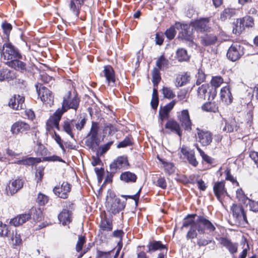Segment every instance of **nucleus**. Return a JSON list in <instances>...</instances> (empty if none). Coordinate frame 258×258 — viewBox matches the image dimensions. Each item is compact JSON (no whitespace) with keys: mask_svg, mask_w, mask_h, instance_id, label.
Masks as SVG:
<instances>
[{"mask_svg":"<svg viewBox=\"0 0 258 258\" xmlns=\"http://www.w3.org/2000/svg\"><path fill=\"white\" fill-rule=\"evenodd\" d=\"M189 227L186 237L187 239L197 237L198 233H212L216 230L215 225L204 216L188 214L183 221L182 228Z\"/></svg>","mask_w":258,"mask_h":258,"instance_id":"nucleus-1","label":"nucleus"},{"mask_svg":"<svg viewBox=\"0 0 258 258\" xmlns=\"http://www.w3.org/2000/svg\"><path fill=\"white\" fill-rule=\"evenodd\" d=\"M1 57L5 60L10 61L17 58H22L19 50L10 42L4 43L0 48Z\"/></svg>","mask_w":258,"mask_h":258,"instance_id":"nucleus-2","label":"nucleus"},{"mask_svg":"<svg viewBox=\"0 0 258 258\" xmlns=\"http://www.w3.org/2000/svg\"><path fill=\"white\" fill-rule=\"evenodd\" d=\"M80 103V99L77 95H73L71 91H69L63 97L62 108L60 109L64 113L69 109L76 110Z\"/></svg>","mask_w":258,"mask_h":258,"instance_id":"nucleus-3","label":"nucleus"},{"mask_svg":"<svg viewBox=\"0 0 258 258\" xmlns=\"http://www.w3.org/2000/svg\"><path fill=\"white\" fill-rule=\"evenodd\" d=\"M195 136L196 140L203 146H207L209 145L213 140V134L210 131L206 130L201 129L197 127Z\"/></svg>","mask_w":258,"mask_h":258,"instance_id":"nucleus-4","label":"nucleus"},{"mask_svg":"<svg viewBox=\"0 0 258 258\" xmlns=\"http://www.w3.org/2000/svg\"><path fill=\"white\" fill-rule=\"evenodd\" d=\"M233 216L239 224L247 223L246 214L241 205L233 204L231 208Z\"/></svg>","mask_w":258,"mask_h":258,"instance_id":"nucleus-5","label":"nucleus"},{"mask_svg":"<svg viewBox=\"0 0 258 258\" xmlns=\"http://www.w3.org/2000/svg\"><path fill=\"white\" fill-rule=\"evenodd\" d=\"M244 54L243 47L238 44H232L227 52V58L232 61L239 59Z\"/></svg>","mask_w":258,"mask_h":258,"instance_id":"nucleus-6","label":"nucleus"},{"mask_svg":"<svg viewBox=\"0 0 258 258\" xmlns=\"http://www.w3.org/2000/svg\"><path fill=\"white\" fill-rule=\"evenodd\" d=\"M23 185L24 180L20 177L11 179L6 188L7 194L11 196L14 195L23 187Z\"/></svg>","mask_w":258,"mask_h":258,"instance_id":"nucleus-7","label":"nucleus"},{"mask_svg":"<svg viewBox=\"0 0 258 258\" xmlns=\"http://www.w3.org/2000/svg\"><path fill=\"white\" fill-rule=\"evenodd\" d=\"M177 118L184 130L188 132H191L192 123L188 110H182L178 115Z\"/></svg>","mask_w":258,"mask_h":258,"instance_id":"nucleus-8","label":"nucleus"},{"mask_svg":"<svg viewBox=\"0 0 258 258\" xmlns=\"http://www.w3.org/2000/svg\"><path fill=\"white\" fill-rule=\"evenodd\" d=\"M71 185L68 182H63L61 186H56L53 188V191L55 195L61 199H67L71 191Z\"/></svg>","mask_w":258,"mask_h":258,"instance_id":"nucleus-9","label":"nucleus"},{"mask_svg":"<svg viewBox=\"0 0 258 258\" xmlns=\"http://www.w3.org/2000/svg\"><path fill=\"white\" fill-rule=\"evenodd\" d=\"M37 92L41 100L45 103H49L52 98L51 92L45 87L39 84L35 85Z\"/></svg>","mask_w":258,"mask_h":258,"instance_id":"nucleus-10","label":"nucleus"},{"mask_svg":"<svg viewBox=\"0 0 258 258\" xmlns=\"http://www.w3.org/2000/svg\"><path fill=\"white\" fill-rule=\"evenodd\" d=\"M181 31L179 33V37L189 42L188 45L191 47L195 45L192 40V32L190 30V27L187 24H179Z\"/></svg>","mask_w":258,"mask_h":258,"instance_id":"nucleus-11","label":"nucleus"},{"mask_svg":"<svg viewBox=\"0 0 258 258\" xmlns=\"http://www.w3.org/2000/svg\"><path fill=\"white\" fill-rule=\"evenodd\" d=\"M64 112L60 109H58L51 116L46 122L47 129L50 130V128L55 127L59 129V121Z\"/></svg>","mask_w":258,"mask_h":258,"instance_id":"nucleus-12","label":"nucleus"},{"mask_svg":"<svg viewBox=\"0 0 258 258\" xmlns=\"http://www.w3.org/2000/svg\"><path fill=\"white\" fill-rule=\"evenodd\" d=\"M25 98L20 95H15L10 99L9 105L15 110L23 109L25 107Z\"/></svg>","mask_w":258,"mask_h":258,"instance_id":"nucleus-13","label":"nucleus"},{"mask_svg":"<svg viewBox=\"0 0 258 258\" xmlns=\"http://www.w3.org/2000/svg\"><path fill=\"white\" fill-rule=\"evenodd\" d=\"M128 166L127 158L124 156H119L110 164V169H112L113 172H116L118 169L126 168Z\"/></svg>","mask_w":258,"mask_h":258,"instance_id":"nucleus-14","label":"nucleus"},{"mask_svg":"<svg viewBox=\"0 0 258 258\" xmlns=\"http://www.w3.org/2000/svg\"><path fill=\"white\" fill-rule=\"evenodd\" d=\"M30 129V126L29 124L22 121H18L12 125L11 131L13 134L18 135L26 133Z\"/></svg>","mask_w":258,"mask_h":258,"instance_id":"nucleus-15","label":"nucleus"},{"mask_svg":"<svg viewBox=\"0 0 258 258\" xmlns=\"http://www.w3.org/2000/svg\"><path fill=\"white\" fill-rule=\"evenodd\" d=\"M124 207V203L121 202L119 199L116 198L113 200L110 205L108 206L107 210L109 213L116 215L123 210Z\"/></svg>","mask_w":258,"mask_h":258,"instance_id":"nucleus-16","label":"nucleus"},{"mask_svg":"<svg viewBox=\"0 0 258 258\" xmlns=\"http://www.w3.org/2000/svg\"><path fill=\"white\" fill-rule=\"evenodd\" d=\"M237 123L235 119L226 120L223 118L220 125V129L223 132L226 133L233 132L234 131L237 130Z\"/></svg>","mask_w":258,"mask_h":258,"instance_id":"nucleus-17","label":"nucleus"},{"mask_svg":"<svg viewBox=\"0 0 258 258\" xmlns=\"http://www.w3.org/2000/svg\"><path fill=\"white\" fill-rule=\"evenodd\" d=\"M104 76L108 85L113 86L115 82V76L113 69L110 66H105L103 71Z\"/></svg>","mask_w":258,"mask_h":258,"instance_id":"nucleus-18","label":"nucleus"},{"mask_svg":"<svg viewBox=\"0 0 258 258\" xmlns=\"http://www.w3.org/2000/svg\"><path fill=\"white\" fill-rule=\"evenodd\" d=\"M213 190L215 195L217 199L221 201V198L227 195V193L225 187V182L224 181H218L215 182L213 186Z\"/></svg>","mask_w":258,"mask_h":258,"instance_id":"nucleus-19","label":"nucleus"},{"mask_svg":"<svg viewBox=\"0 0 258 258\" xmlns=\"http://www.w3.org/2000/svg\"><path fill=\"white\" fill-rule=\"evenodd\" d=\"M194 27L198 32L208 31L210 28L209 26V19L203 18L195 21L194 23Z\"/></svg>","mask_w":258,"mask_h":258,"instance_id":"nucleus-20","label":"nucleus"},{"mask_svg":"<svg viewBox=\"0 0 258 258\" xmlns=\"http://www.w3.org/2000/svg\"><path fill=\"white\" fill-rule=\"evenodd\" d=\"M85 0H70L69 4V8L72 14L76 17H78L80 10L84 4Z\"/></svg>","mask_w":258,"mask_h":258,"instance_id":"nucleus-21","label":"nucleus"},{"mask_svg":"<svg viewBox=\"0 0 258 258\" xmlns=\"http://www.w3.org/2000/svg\"><path fill=\"white\" fill-rule=\"evenodd\" d=\"M181 153L186 157L190 164L194 167L198 165V162L196 160L193 150H189L187 147L183 146L181 148Z\"/></svg>","mask_w":258,"mask_h":258,"instance_id":"nucleus-22","label":"nucleus"},{"mask_svg":"<svg viewBox=\"0 0 258 258\" xmlns=\"http://www.w3.org/2000/svg\"><path fill=\"white\" fill-rule=\"evenodd\" d=\"M165 127L176 134L179 137L182 136V131L179 124L176 121L173 119L168 120Z\"/></svg>","mask_w":258,"mask_h":258,"instance_id":"nucleus-23","label":"nucleus"},{"mask_svg":"<svg viewBox=\"0 0 258 258\" xmlns=\"http://www.w3.org/2000/svg\"><path fill=\"white\" fill-rule=\"evenodd\" d=\"M175 103L174 101H172L169 103L166 104L163 107H161L159 110V116L161 121L167 119L169 118V114L170 111L174 106Z\"/></svg>","mask_w":258,"mask_h":258,"instance_id":"nucleus-24","label":"nucleus"},{"mask_svg":"<svg viewBox=\"0 0 258 258\" xmlns=\"http://www.w3.org/2000/svg\"><path fill=\"white\" fill-rule=\"evenodd\" d=\"M73 124L77 130L81 131L85 125L87 120V115L85 113L80 114L76 119H74Z\"/></svg>","mask_w":258,"mask_h":258,"instance_id":"nucleus-25","label":"nucleus"},{"mask_svg":"<svg viewBox=\"0 0 258 258\" xmlns=\"http://www.w3.org/2000/svg\"><path fill=\"white\" fill-rule=\"evenodd\" d=\"M31 217V215L29 213L20 214L12 219L10 222L15 227L19 226L30 219Z\"/></svg>","mask_w":258,"mask_h":258,"instance_id":"nucleus-26","label":"nucleus"},{"mask_svg":"<svg viewBox=\"0 0 258 258\" xmlns=\"http://www.w3.org/2000/svg\"><path fill=\"white\" fill-rule=\"evenodd\" d=\"M22 58L15 59L10 61H7L6 63L10 67L14 68L16 70L23 72L26 70V64L24 62L20 60Z\"/></svg>","mask_w":258,"mask_h":258,"instance_id":"nucleus-27","label":"nucleus"},{"mask_svg":"<svg viewBox=\"0 0 258 258\" xmlns=\"http://www.w3.org/2000/svg\"><path fill=\"white\" fill-rule=\"evenodd\" d=\"M58 218L63 225H68L72 221V212L67 209H63L58 215Z\"/></svg>","mask_w":258,"mask_h":258,"instance_id":"nucleus-28","label":"nucleus"},{"mask_svg":"<svg viewBox=\"0 0 258 258\" xmlns=\"http://www.w3.org/2000/svg\"><path fill=\"white\" fill-rule=\"evenodd\" d=\"M0 237H7L14 239V229L0 222Z\"/></svg>","mask_w":258,"mask_h":258,"instance_id":"nucleus-29","label":"nucleus"},{"mask_svg":"<svg viewBox=\"0 0 258 258\" xmlns=\"http://www.w3.org/2000/svg\"><path fill=\"white\" fill-rule=\"evenodd\" d=\"M220 95L221 99L227 104L231 103L232 102L233 97L229 87H223L221 89Z\"/></svg>","mask_w":258,"mask_h":258,"instance_id":"nucleus-30","label":"nucleus"},{"mask_svg":"<svg viewBox=\"0 0 258 258\" xmlns=\"http://www.w3.org/2000/svg\"><path fill=\"white\" fill-rule=\"evenodd\" d=\"M221 244L226 247L231 253H234L237 250V245L236 243H232L230 240L226 238H221Z\"/></svg>","mask_w":258,"mask_h":258,"instance_id":"nucleus-31","label":"nucleus"},{"mask_svg":"<svg viewBox=\"0 0 258 258\" xmlns=\"http://www.w3.org/2000/svg\"><path fill=\"white\" fill-rule=\"evenodd\" d=\"M217 40L216 36L211 34H206L201 37V43L205 46L214 44Z\"/></svg>","mask_w":258,"mask_h":258,"instance_id":"nucleus-32","label":"nucleus"},{"mask_svg":"<svg viewBox=\"0 0 258 258\" xmlns=\"http://www.w3.org/2000/svg\"><path fill=\"white\" fill-rule=\"evenodd\" d=\"M148 248L147 252L149 253H152L157 250H161L164 249L165 246L162 244L161 241H153L150 242L147 245Z\"/></svg>","mask_w":258,"mask_h":258,"instance_id":"nucleus-33","label":"nucleus"},{"mask_svg":"<svg viewBox=\"0 0 258 258\" xmlns=\"http://www.w3.org/2000/svg\"><path fill=\"white\" fill-rule=\"evenodd\" d=\"M197 244L199 247L205 246L209 244H212L209 246L211 249L214 250L216 248L215 241L212 239H207L203 237H200L198 238Z\"/></svg>","mask_w":258,"mask_h":258,"instance_id":"nucleus-34","label":"nucleus"},{"mask_svg":"<svg viewBox=\"0 0 258 258\" xmlns=\"http://www.w3.org/2000/svg\"><path fill=\"white\" fill-rule=\"evenodd\" d=\"M120 179L125 182H135L137 180V176L132 172L125 171L120 174Z\"/></svg>","mask_w":258,"mask_h":258,"instance_id":"nucleus-35","label":"nucleus"},{"mask_svg":"<svg viewBox=\"0 0 258 258\" xmlns=\"http://www.w3.org/2000/svg\"><path fill=\"white\" fill-rule=\"evenodd\" d=\"M156 65L157 67V69L164 71L169 67V61L165 57L164 55H162L157 60Z\"/></svg>","mask_w":258,"mask_h":258,"instance_id":"nucleus-36","label":"nucleus"},{"mask_svg":"<svg viewBox=\"0 0 258 258\" xmlns=\"http://www.w3.org/2000/svg\"><path fill=\"white\" fill-rule=\"evenodd\" d=\"M99 128V127L98 123L93 121L90 133L88 135L90 136L91 141L92 142H96L97 139Z\"/></svg>","mask_w":258,"mask_h":258,"instance_id":"nucleus-37","label":"nucleus"},{"mask_svg":"<svg viewBox=\"0 0 258 258\" xmlns=\"http://www.w3.org/2000/svg\"><path fill=\"white\" fill-rule=\"evenodd\" d=\"M100 232L102 234L104 231H110L112 230V224L111 221L105 218L102 220L100 224Z\"/></svg>","mask_w":258,"mask_h":258,"instance_id":"nucleus-38","label":"nucleus"},{"mask_svg":"<svg viewBox=\"0 0 258 258\" xmlns=\"http://www.w3.org/2000/svg\"><path fill=\"white\" fill-rule=\"evenodd\" d=\"M73 121L74 120L68 119L63 122L62 128L63 131L67 133L70 137L74 139V134L72 132V126L74 125Z\"/></svg>","mask_w":258,"mask_h":258,"instance_id":"nucleus-39","label":"nucleus"},{"mask_svg":"<svg viewBox=\"0 0 258 258\" xmlns=\"http://www.w3.org/2000/svg\"><path fill=\"white\" fill-rule=\"evenodd\" d=\"M189 76L187 74L179 75L176 78V86L179 87L185 85L189 81Z\"/></svg>","mask_w":258,"mask_h":258,"instance_id":"nucleus-40","label":"nucleus"},{"mask_svg":"<svg viewBox=\"0 0 258 258\" xmlns=\"http://www.w3.org/2000/svg\"><path fill=\"white\" fill-rule=\"evenodd\" d=\"M235 14V10L232 8H226L221 13L220 19L224 21L233 17Z\"/></svg>","mask_w":258,"mask_h":258,"instance_id":"nucleus-41","label":"nucleus"},{"mask_svg":"<svg viewBox=\"0 0 258 258\" xmlns=\"http://www.w3.org/2000/svg\"><path fill=\"white\" fill-rule=\"evenodd\" d=\"M209 88V85L207 84L202 85L199 87L197 90V94L200 98L206 99L208 94V90Z\"/></svg>","mask_w":258,"mask_h":258,"instance_id":"nucleus-42","label":"nucleus"},{"mask_svg":"<svg viewBox=\"0 0 258 258\" xmlns=\"http://www.w3.org/2000/svg\"><path fill=\"white\" fill-rule=\"evenodd\" d=\"M202 108L203 110L207 112H216L218 110V107L214 102L205 103L202 106Z\"/></svg>","mask_w":258,"mask_h":258,"instance_id":"nucleus-43","label":"nucleus"},{"mask_svg":"<svg viewBox=\"0 0 258 258\" xmlns=\"http://www.w3.org/2000/svg\"><path fill=\"white\" fill-rule=\"evenodd\" d=\"M233 33L236 35H239L244 30L240 19H237L233 22Z\"/></svg>","mask_w":258,"mask_h":258,"instance_id":"nucleus-44","label":"nucleus"},{"mask_svg":"<svg viewBox=\"0 0 258 258\" xmlns=\"http://www.w3.org/2000/svg\"><path fill=\"white\" fill-rule=\"evenodd\" d=\"M176 57L179 61H187L189 58L186 50L183 48L177 49L176 51Z\"/></svg>","mask_w":258,"mask_h":258,"instance_id":"nucleus-45","label":"nucleus"},{"mask_svg":"<svg viewBox=\"0 0 258 258\" xmlns=\"http://www.w3.org/2000/svg\"><path fill=\"white\" fill-rule=\"evenodd\" d=\"M14 78L13 72L7 69H0V81H3L6 79H12Z\"/></svg>","mask_w":258,"mask_h":258,"instance_id":"nucleus-46","label":"nucleus"},{"mask_svg":"<svg viewBox=\"0 0 258 258\" xmlns=\"http://www.w3.org/2000/svg\"><path fill=\"white\" fill-rule=\"evenodd\" d=\"M118 131V128L116 125L111 123H106L104 125L103 133L105 134H108L112 135L115 134Z\"/></svg>","mask_w":258,"mask_h":258,"instance_id":"nucleus-47","label":"nucleus"},{"mask_svg":"<svg viewBox=\"0 0 258 258\" xmlns=\"http://www.w3.org/2000/svg\"><path fill=\"white\" fill-rule=\"evenodd\" d=\"M240 21L244 25V29L245 27H252L254 25L253 19L250 16H246L242 18H240Z\"/></svg>","mask_w":258,"mask_h":258,"instance_id":"nucleus-48","label":"nucleus"},{"mask_svg":"<svg viewBox=\"0 0 258 258\" xmlns=\"http://www.w3.org/2000/svg\"><path fill=\"white\" fill-rule=\"evenodd\" d=\"M160 70L157 68H154L152 72V82L154 86L157 85L161 80Z\"/></svg>","mask_w":258,"mask_h":258,"instance_id":"nucleus-49","label":"nucleus"},{"mask_svg":"<svg viewBox=\"0 0 258 258\" xmlns=\"http://www.w3.org/2000/svg\"><path fill=\"white\" fill-rule=\"evenodd\" d=\"M113 141H110L108 142L107 144L100 146L97 151V155L98 156L103 155L110 149L111 146L113 144Z\"/></svg>","mask_w":258,"mask_h":258,"instance_id":"nucleus-50","label":"nucleus"},{"mask_svg":"<svg viewBox=\"0 0 258 258\" xmlns=\"http://www.w3.org/2000/svg\"><path fill=\"white\" fill-rule=\"evenodd\" d=\"M206 75L201 69H199L197 74L196 75V85H200L205 81Z\"/></svg>","mask_w":258,"mask_h":258,"instance_id":"nucleus-51","label":"nucleus"},{"mask_svg":"<svg viewBox=\"0 0 258 258\" xmlns=\"http://www.w3.org/2000/svg\"><path fill=\"white\" fill-rule=\"evenodd\" d=\"M223 83V79L221 76L213 77L211 81V85L216 89Z\"/></svg>","mask_w":258,"mask_h":258,"instance_id":"nucleus-52","label":"nucleus"},{"mask_svg":"<svg viewBox=\"0 0 258 258\" xmlns=\"http://www.w3.org/2000/svg\"><path fill=\"white\" fill-rule=\"evenodd\" d=\"M48 197L44 194L39 193L36 199V202L40 206H43L48 201Z\"/></svg>","mask_w":258,"mask_h":258,"instance_id":"nucleus-53","label":"nucleus"},{"mask_svg":"<svg viewBox=\"0 0 258 258\" xmlns=\"http://www.w3.org/2000/svg\"><path fill=\"white\" fill-rule=\"evenodd\" d=\"M197 148L204 161L209 164H212L213 163V159L206 154L198 145L197 146Z\"/></svg>","mask_w":258,"mask_h":258,"instance_id":"nucleus-54","label":"nucleus"},{"mask_svg":"<svg viewBox=\"0 0 258 258\" xmlns=\"http://www.w3.org/2000/svg\"><path fill=\"white\" fill-rule=\"evenodd\" d=\"M132 145V139L131 137H126L123 141L120 142L117 146V148H124Z\"/></svg>","mask_w":258,"mask_h":258,"instance_id":"nucleus-55","label":"nucleus"},{"mask_svg":"<svg viewBox=\"0 0 258 258\" xmlns=\"http://www.w3.org/2000/svg\"><path fill=\"white\" fill-rule=\"evenodd\" d=\"M86 242V238L84 236H79L78 240L76 244V250L77 252H80L82 250V247Z\"/></svg>","mask_w":258,"mask_h":258,"instance_id":"nucleus-56","label":"nucleus"},{"mask_svg":"<svg viewBox=\"0 0 258 258\" xmlns=\"http://www.w3.org/2000/svg\"><path fill=\"white\" fill-rule=\"evenodd\" d=\"M8 238L14 245H19L22 242L20 235L17 233L16 230H14V239L12 240L10 237Z\"/></svg>","mask_w":258,"mask_h":258,"instance_id":"nucleus-57","label":"nucleus"},{"mask_svg":"<svg viewBox=\"0 0 258 258\" xmlns=\"http://www.w3.org/2000/svg\"><path fill=\"white\" fill-rule=\"evenodd\" d=\"M162 91L164 96L165 98L171 99L174 98L175 96L172 90L170 88L163 87Z\"/></svg>","mask_w":258,"mask_h":258,"instance_id":"nucleus-58","label":"nucleus"},{"mask_svg":"<svg viewBox=\"0 0 258 258\" xmlns=\"http://www.w3.org/2000/svg\"><path fill=\"white\" fill-rule=\"evenodd\" d=\"M33 212V218L35 221H39L41 220L42 217V212L40 209L32 210Z\"/></svg>","mask_w":258,"mask_h":258,"instance_id":"nucleus-59","label":"nucleus"},{"mask_svg":"<svg viewBox=\"0 0 258 258\" xmlns=\"http://www.w3.org/2000/svg\"><path fill=\"white\" fill-rule=\"evenodd\" d=\"M225 173L226 175L225 178L227 180H229L233 183H235L237 185H238V182L237 181L236 179L231 174L230 169L229 168H227L225 171Z\"/></svg>","mask_w":258,"mask_h":258,"instance_id":"nucleus-60","label":"nucleus"},{"mask_svg":"<svg viewBox=\"0 0 258 258\" xmlns=\"http://www.w3.org/2000/svg\"><path fill=\"white\" fill-rule=\"evenodd\" d=\"M113 251V250L104 252L100 250H98L97 251V258H111V253Z\"/></svg>","mask_w":258,"mask_h":258,"instance_id":"nucleus-61","label":"nucleus"},{"mask_svg":"<svg viewBox=\"0 0 258 258\" xmlns=\"http://www.w3.org/2000/svg\"><path fill=\"white\" fill-rule=\"evenodd\" d=\"M165 34L169 39H172L176 34L175 28L174 27H171L166 31Z\"/></svg>","mask_w":258,"mask_h":258,"instance_id":"nucleus-62","label":"nucleus"},{"mask_svg":"<svg viewBox=\"0 0 258 258\" xmlns=\"http://www.w3.org/2000/svg\"><path fill=\"white\" fill-rule=\"evenodd\" d=\"M43 160L46 161H59L65 163V161L62 158L56 155L44 157Z\"/></svg>","mask_w":258,"mask_h":258,"instance_id":"nucleus-63","label":"nucleus"},{"mask_svg":"<svg viewBox=\"0 0 258 258\" xmlns=\"http://www.w3.org/2000/svg\"><path fill=\"white\" fill-rule=\"evenodd\" d=\"M249 156L258 167V152L253 151H250Z\"/></svg>","mask_w":258,"mask_h":258,"instance_id":"nucleus-64","label":"nucleus"}]
</instances>
